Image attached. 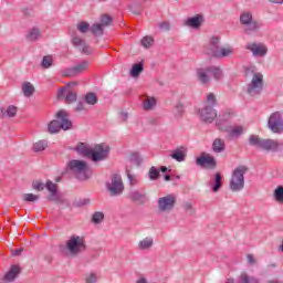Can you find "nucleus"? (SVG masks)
Masks as SVG:
<instances>
[{"label":"nucleus","mask_w":283,"mask_h":283,"mask_svg":"<svg viewBox=\"0 0 283 283\" xmlns=\"http://www.w3.org/2000/svg\"><path fill=\"white\" fill-rule=\"evenodd\" d=\"M88 169L87 163L83 160L73 159L66 165V171L74 174L77 180H87V178H90V176H87Z\"/></svg>","instance_id":"3"},{"label":"nucleus","mask_w":283,"mask_h":283,"mask_svg":"<svg viewBox=\"0 0 283 283\" xmlns=\"http://www.w3.org/2000/svg\"><path fill=\"white\" fill-rule=\"evenodd\" d=\"M240 21H241L242 25H248V28L245 29V32L248 34H249V32H253V30H258V28H260V24H258V22L253 21V14H251V12H249V11L241 13Z\"/></svg>","instance_id":"11"},{"label":"nucleus","mask_w":283,"mask_h":283,"mask_svg":"<svg viewBox=\"0 0 283 283\" xmlns=\"http://www.w3.org/2000/svg\"><path fill=\"white\" fill-rule=\"evenodd\" d=\"M48 191H50L49 200L56 202L59 200V192L56 191V184L52 181H46L45 185Z\"/></svg>","instance_id":"24"},{"label":"nucleus","mask_w":283,"mask_h":283,"mask_svg":"<svg viewBox=\"0 0 283 283\" xmlns=\"http://www.w3.org/2000/svg\"><path fill=\"white\" fill-rule=\"evenodd\" d=\"M200 118L203 123H213L218 117V113L213 109V106H206L201 111H199Z\"/></svg>","instance_id":"17"},{"label":"nucleus","mask_w":283,"mask_h":283,"mask_svg":"<svg viewBox=\"0 0 283 283\" xmlns=\"http://www.w3.org/2000/svg\"><path fill=\"white\" fill-rule=\"evenodd\" d=\"M249 145L264 149L265 151H277L280 143L275 139H262L258 135H251L249 138Z\"/></svg>","instance_id":"5"},{"label":"nucleus","mask_w":283,"mask_h":283,"mask_svg":"<svg viewBox=\"0 0 283 283\" xmlns=\"http://www.w3.org/2000/svg\"><path fill=\"white\" fill-rule=\"evenodd\" d=\"M220 187H222V175L220 172H217L214 175V185L212 187V191L214 193L220 191Z\"/></svg>","instance_id":"32"},{"label":"nucleus","mask_w":283,"mask_h":283,"mask_svg":"<svg viewBox=\"0 0 283 283\" xmlns=\"http://www.w3.org/2000/svg\"><path fill=\"white\" fill-rule=\"evenodd\" d=\"M199 167H205L206 169H216V158L210 154L202 153L196 160Z\"/></svg>","instance_id":"13"},{"label":"nucleus","mask_w":283,"mask_h":283,"mask_svg":"<svg viewBox=\"0 0 283 283\" xmlns=\"http://www.w3.org/2000/svg\"><path fill=\"white\" fill-rule=\"evenodd\" d=\"M42 66H44L45 69L52 67V56L50 55L44 56L42 60Z\"/></svg>","instance_id":"50"},{"label":"nucleus","mask_w":283,"mask_h":283,"mask_svg":"<svg viewBox=\"0 0 283 283\" xmlns=\"http://www.w3.org/2000/svg\"><path fill=\"white\" fill-rule=\"evenodd\" d=\"M74 150L77 151L81 156H84L85 158H90L92 154V148L85 144V143H78L75 147Z\"/></svg>","instance_id":"23"},{"label":"nucleus","mask_w":283,"mask_h":283,"mask_svg":"<svg viewBox=\"0 0 283 283\" xmlns=\"http://www.w3.org/2000/svg\"><path fill=\"white\" fill-rule=\"evenodd\" d=\"M143 48H151V45H154V38L149 36V35H146L140 41Z\"/></svg>","instance_id":"39"},{"label":"nucleus","mask_w":283,"mask_h":283,"mask_svg":"<svg viewBox=\"0 0 283 283\" xmlns=\"http://www.w3.org/2000/svg\"><path fill=\"white\" fill-rule=\"evenodd\" d=\"M233 116H235V111H233L231 108H227L226 111H223L218 116L217 122H216L218 129H220V132L222 129H224L227 127V123H229V120H231V118H233Z\"/></svg>","instance_id":"12"},{"label":"nucleus","mask_w":283,"mask_h":283,"mask_svg":"<svg viewBox=\"0 0 283 283\" xmlns=\"http://www.w3.org/2000/svg\"><path fill=\"white\" fill-rule=\"evenodd\" d=\"M23 200L25 202H36V200H39V196H36L34 193H25L23 196Z\"/></svg>","instance_id":"47"},{"label":"nucleus","mask_w":283,"mask_h":283,"mask_svg":"<svg viewBox=\"0 0 283 283\" xmlns=\"http://www.w3.org/2000/svg\"><path fill=\"white\" fill-rule=\"evenodd\" d=\"M97 281H98V276H96V273H91L85 279L86 283H96Z\"/></svg>","instance_id":"52"},{"label":"nucleus","mask_w":283,"mask_h":283,"mask_svg":"<svg viewBox=\"0 0 283 283\" xmlns=\"http://www.w3.org/2000/svg\"><path fill=\"white\" fill-rule=\"evenodd\" d=\"M19 273H21V269L19 268V265H12L10 270L4 274L3 280L6 282H14Z\"/></svg>","instance_id":"22"},{"label":"nucleus","mask_w":283,"mask_h":283,"mask_svg":"<svg viewBox=\"0 0 283 283\" xmlns=\"http://www.w3.org/2000/svg\"><path fill=\"white\" fill-rule=\"evenodd\" d=\"M159 211H171L176 207V195H168L158 199Z\"/></svg>","instance_id":"14"},{"label":"nucleus","mask_w":283,"mask_h":283,"mask_svg":"<svg viewBox=\"0 0 283 283\" xmlns=\"http://www.w3.org/2000/svg\"><path fill=\"white\" fill-rule=\"evenodd\" d=\"M140 72H143V63L139 62V63L133 65L130 75L136 77L140 74Z\"/></svg>","instance_id":"37"},{"label":"nucleus","mask_w":283,"mask_h":283,"mask_svg":"<svg viewBox=\"0 0 283 283\" xmlns=\"http://www.w3.org/2000/svg\"><path fill=\"white\" fill-rule=\"evenodd\" d=\"M239 283H260V281L253 276H249L247 273L241 274Z\"/></svg>","instance_id":"35"},{"label":"nucleus","mask_w":283,"mask_h":283,"mask_svg":"<svg viewBox=\"0 0 283 283\" xmlns=\"http://www.w3.org/2000/svg\"><path fill=\"white\" fill-rule=\"evenodd\" d=\"M206 54L214 56V59H224L226 56H231V54H233V49H231V46H220V38L212 36L209 45L206 46Z\"/></svg>","instance_id":"2"},{"label":"nucleus","mask_w":283,"mask_h":283,"mask_svg":"<svg viewBox=\"0 0 283 283\" xmlns=\"http://www.w3.org/2000/svg\"><path fill=\"white\" fill-rule=\"evenodd\" d=\"M56 119H53L48 125V130L50 134H59L61 129L67 132V129H72V120H70V114L65 111H60L56 113Z\"/></svg>","instance_id":"1"},{"label":"nucleus","mask_w":283,"mask_h":283,"mask_svg":"<svg viewBox=\"0 0 283 283\" xmlns=\"http://www.w3.org/2000/svg\"><path fill=\"white\" fill-rule=\"evenodd\" d=\"M74 85H76V82H70L66 87H62L59 92H57V98H63V96H65V92H67L69 87H74Z\"/></svg>","instance_id":"43"},{"label":"nucleus","mask_w":283,"mask_h":283,"mask_svg":"<svg viewBox=\"0 0 283 283\" xmlns=\"http://www.w3.org/2000/svg\"><path fill=\"white\" fill-rule=\"evenodd\" d=\"M21 251H23V250H21V249L14 250L13 255H21Z\"/></svg>","instance_id":"59"},{"label":"nucleus","mask_w":283,"mask_h":283,"mask_svg":"<svg viewBox=\"0 0 283 283\" xmlns=\"http://www.w3.org/2000/svg\"><path fill=\"white\" fill-rule=\"evenodd\" d=\"M107 189L111 196H120L125 189L123 186V179L118 175H113L111 182L107 184Z\"/></svg>","instance_id":"10"},{"label":"nucleus","mask_w":283,"mask_h":283,"mask_svg":"<svg viewBox=\"0 0 283 283\" xmlns=\"http://www.w3.org/2000/svg\"><path fill=\"white\" fill-rule=\"evenodd\" d=\"M33 189L36 191H43L45 189V185L41 181L33 182Z\"/></svg>","instance_id":"53"},{"label":"nucleus","mask_w":283,"mask_h":283,"mask_svg":"<svg viewBox=\"0 0 283 283\" xmlns=\"http://www.w3.org/2000/svg\"><path fill=\"white\" fill-rule=\"evenodd\" d=\"M66 249L71 255H78L82 251H85V239L73 235L66 242Z\"/></svg>","instance_id":"7"},{"label":"nucleus","mask_w":283,"mask_h":283,"mask_svg":"<svg viewBox=\"0 0 283 283\" xmlns=\"http://www.w3.org/2000/svg\"><path fill=\"white\" fill-rule=\"evenodd\" d=\"M38 39H41V31L38 28L30 29L27 34V40L28 41H38Z\"/></svg>","instance_id":"29"},{"label":"nucleus","mask_w":283,"mask_h":283,"mask_svg":"<svg viewBox=\"0 0 283 283\" xmlns=\"http://www.w3.org/2000/svg\"><path fill=\"white\" fill-rule=\"evenodd\" d=\"M48 148V142L46 140H40L33 145V150L39 153V151H45Z\"/></svg>","instance_id":"36"},{"label":"nucleus","mask_w":283,"mask_h":283,"mask_svg":"<svg viewBox=\"0 0 283 283\" xmlns=\"http://www.w3.org/2000/svg\"><path fill=\"white\" fill-rule=\"evenodd\" d=\"M135 283H149V281L146 277H139Z\"/></svg>","instance_id":"57"},{"label":"nucleus","mask_w":283,"mask_h":283,"mask_svg":"<svg viewBox=\"0 0 283 283\" xmlns=\"http://www.w3.org/2000/svg\"><path fill=\"white\" fill-rule=\"evenodd\" d=\"M138 247L142 251H147V249H151V247H154V239L147 237L139 241Z\"/></svg>","instance_id":"30"},{"label":"nucleus","mask_w":283,"mask_h":283,"mask_svg":"<svg viewBox=\"0 0 283 283\" xmlns=\"http://www.w3.org/2000/svg\"><path fill=\"white\" fill-rule=\"evenodd\" d=\"M156 97H149L147 96L145 99H144V103H143V107L146 112H149L151 109H154V107H156Z\"/></svg>","instance_id":"28"},{"label":"nucleus","mask_w":283,"mask_h":283,"mask_svg":"<svg viewBox=\"0 0 283 283\" xmlns=\"http://www.w3.org/2000/svg\"><path fill=\"white\" fill-rule=\"evenodd\" d=\"M159 176H160V170H158V168L153 166L149 169V178H150V180H158Z\"/></svg>","instance_id":"42"},{"label":"nucleus","mask_w":283,"mask_h":283,"mask_svg":"<svg viewBox=\"0 0 283 283\" xmlns=\"http://www.w3.org/2000/svg\"><path fill=\"white\" fill-rule=\"evenodd\" d=\"M271 3H283V0H270Z\"/></svg>","instance_id":"61"},{"label":"nucleus","mask_w":283,"mask_h":283,"mask_svg":"<svg viewBox=\"0 0 283 283\" xmlns=\"http://www.w3.org/2000/svg\"><path fill=\"white\" fill-rule=\"evenodd\" d=\"M209 69H197V78L202 85L209 83Z\"/></svg>","instance_id":"26"},{"label":"nucleus","mask_w":283,"mask_h":283,"mask_svg":"<svg viewBox=\"0 0 283 283\" xmlns=\"http://www.w3.org/2000/svg\"><path fill=\"white\" fill-rule=\"evenodd\" d=\"M164 180H166V182H169V180H171V176L170 175H165Z\"/></svg>","instance_id":"58"},{"label":"nucleus","mask_w":283,"mask_h":283,"mask_svg":"<svg viewBox=\"0 0 283 283\" xmlns=\"http://www.w3.org/2000/svg\"><path fill=\"white\" fill-rule=\"evenodd\" d=\"M18 108L14 105L8 106L6 114L9 116V118H14L17 116Z\"/></svg>","instance_id":"45"},{"label":"nucleus","mask_w":283,"mask_h":283,"mask_svg":"<svg viewBox=\"0 0 283 283\" xmlns=\"http://www.w3.org/2000/svg\"><path fill=\"white\" fill-rule=\"evenodd\" d=\"M107 156H109V146L107 144H97L92 149L88 158L93 160V163H98L101 160H106Z\"/></svg>","instance_id":"8"},{"label":"nucleus","mask_w":283,"mask_h":283,"mask_svg":"<svg viewBox=\"0 0 283 283\" xmlns=\"http://www.w3.org/2000/svg\"><path fill=\"white\" fill-rule=\"evenodd\" d=\"M129 200L135 202L136 205H147L149 198L147 197V192L145 190H133L128 195Z\"/></svg>","instance_id":"15"},{"label":"nucleus","mask_w":283,"mask_h":283,"mask_svg":"<svg viewBox=\"0 0 283 283\" xmlns=\"http://www.w3.org/2000/svg\"><path fill=\"white\" fill-rule=\"evenodd\" d=\"M247 50L252 52L253 56H266V52H269V49H266V45L262 43H248L245 46Z\"/></svg>","instance_id":"18"},{"label":"nucleus","mask_w":283,"mask_h":283,"mask_svg":"<svg viewBox=\"0 0 283 283\" xmlns=\"http://www.w3.org/2000/svg\"><path fill=\"white\" fill-rule=\"evenodd\" d=\"M170 157L177 163H185L187 160V149L185 147L176 148L171 150Z\"/></svg>","instance_id":"20"},{"label":"nucleus","mask_w":283,"mask_h":283,"mask_svg":"<svg viewBox=\"0 0 283 283\" xmlns=\"http://www.w3.org/2000/svg\"><path fill=\"white\" fill-rule=\"evenodd\" d=\"M22 92H23L24 96H27V98H30V96H32V94H34V85H32V83H30V82H24L22 84Z\"/></svg>","instance_id":"31"},{"label":"nucleus","mask_w":283,"mask_h":283,"mask_svg":"<svg viewBox=\"0 0 283 283\" xmlns=\"http://www.w3.org/2000/svg\"><path fill=\"white\" fill-rule=\"evenodd\" d=\"M249 171V167L239 166L237 167L230 178V189L231 191H242L244 189V174Z\"/></svg>","instance_id":"4"},{"label":"nucleus","mask_w":283,"mask_h":283,"mask_svg":"<svg viewBox=\"0 0 283 283\" xmlns=\"http://www.w3.org/2000/svg\"><path fill=\"white\" fill-rule=\"evenodd\" d=\"M72 43L75 48H82L83 54H91L92 50L85 44V40L81 39L78 35L73 36Z\"/></svg>","instance_id":"21"},{"label":"nucleus","mask_w":283,"mask_h":283,"mask_svg":"<svg viewBox=\"0 0 283 283\" xmlns=\"http://www.w3.org/2000/svg\"><path fill=\"white\" fill-rule=\"evenodd\" d=\"M77 112H81L83 109V103H80L76 107Z\"/></svg>","instance_id":"60"},{"label":"nucleus","mask_w":283,"mask_h":283,"mask_svg":"<svg viewBox=\"0 0 283 283\" xmlns=\"http://www.w3.org/2000/svg\"><path fill=\"white\" fill-rule=\"evenodd\" d=\"M103 28L107 27V25H112V18L108 14H103L101 18V23H99Z\"/></svg>","instance_id":"46"},{"label":"nucleus","mask_w":283,"mask_h":283,"mask_svg":"<svg viewBox=\"0 0 283 283\" xmlns=\"http://www.w3.org/2000/svg\"><path fill=\"white\" fill-rule=\"evenodd\" d=\"M268 127L273 134H283V113L277 111L270 115Z\"/></svg>","instance_id":"6"},{"label":"nucleus","mask_w":283,"mask_h":283,"mask_svg":"<svg viewBox=\"0 0 283 283\" xmlns=\"http://www.w3.org/2000/svg\"><path fill=\"white\" fill-rule=\"evenodd\" d=\"M103 220H105V214H103V212H95L92 217V222H94V224H101Z\"/></svg>","instance_id":"40"},{"label":"nucleus","mask_w":283,"mask_h":283,"mask_svg":"<svg viewBox=\"0 0 283 283\" xmlns=\"http://www.w3.org/2000/svg\"><path fill=\"white\" fill-rule=\"evenodd\" d=\"M130 163L138 166L143 163V159H140V155H138V153H134L130 155Z\"/></svg>","instance_id":"48"},{"label":"nucleus","mask_w":283,"mask_h":283,"mask_svg":"<svg viewBox=\"0 0 283 283\" xmlns=\"http://www.w3.org/2000/svg\"><path fill=\"white\" fill-rule=\"evenodd\" d=\"M159 28H160V30H164L165 32L169 31V28H170L169 22L159 23Z\"/></svg>","instance_id":"55"},{"label":"nucleus","mask_w":283,"mask_h":283,"mask_svg":"<svg viewBox=\"0 0 283 283\" xmlns=\"http://www.w3.org/2000/svg\"><path fill=\"white\" fill-rule=\"evenodd\" d=\"M90 31L95 35H101L103 34V24L95 23L90 28Z\"/></svg>","instance_id":"38"},{"label":"nucleus","mask_w":283,"mask_h":283,"mask_svg":"<svg viewBox=\"0 0 283 283\" xmlns=\"http://www.w3.org/2000/svg\"><path fill=\"white\" fill-rule=\"evenodd\" d=\"M90 67V63L87 61H83L72 69H67L63 72V76H77V74H83Z\"/></svg>","instance_id":"16"},{"label":"nucleus","mask_w":283,"mask_h":283,"mask_svg":"<svg viewBox=\"0 0 283 283\" xmlns=\"http://www.w3.org/2000/svg\"><path fill=\"white\" fill-rule=\"evenodd\" d=\"M85 103H87V105H96L98 103V97H96L95 93H87L85 95Z\"/></svg>","instance_id":"34"},{"label":"nucleus","mask_w":283,"mask_h":283,"mask_svg":"<svg viewBox=\"0 0 283 283\" xmlns=\"http://www.w3.org/2000/svg\"><path fill=\"white\" fill-rule=\"evenodd\" d=\"M185 24L188 25V28L198 29L200 25H202V15L197 14L192 18H188Z\"/></svg>","instance_id":"25"},{"label":"nucleus","mask_w":283,"mask_h":283,"mask_svg":"<svg viewBox=\"0 0 283 283\" xmlns=\"http://www.w3.org/2000/svg\"><path fill=\"white\" fill-rule=\"evenodd\" d=\"M76 101V93L73 91H67L65 103L70 105L71 103H74Z\"/></svg>","instance_id":"44"},{"label":"nucleus","mask_w":283,"mask_h":283,"mask_svg":"<svg viewBox=\"0 0 283 283\" xmlns=\"http://www.w3.org/2000/svg\"><path fill=\"white\" fill-rule=\"evenodd\" d=\"M207 103L210 105V107H213L216 105V95L213 93H209L207 95Z\"/></svg>","instance_id":"51"},{"label":"nucleus","mask_w":283,"mask_h":283,"mask_svg":"<svg viewBox=\"0 0 283 283\" xmlns=\"http://www.w3.org/2000/svg\"><path fill=\"white\" fill-rule=\"evenodd\" d=\"M208 72L212 74V76H214L217 81H220V78H222V70H220V67L210 66L208 67Z\"/></svg>","instance_id":"33"},{"label":"nucleus","mask_w":283,"mask_h":283,"mask_svg":"<svg viewBox=\"0 0 283 283\" xmlns=\"http://www.w3.org/2000/svg\"><path fill=\"white\" fill-rule=\"evenodd\" d=\"M126 174L130 185H136V177L129 172V168H126Z\"/></svg>","instance_id":"54"},{"label":"nucleus","mask_w":283,"mask_h":283,"mask_svg":"<svg viewBox=\"0 0 283 283\" xmlns=\"http://www.w3.org/2000/svg\"><path fill=\"white\" fill-rule=\"evenodd\" d=\"M248 262L249 264H253L255 262V256H253V254H248Z\"/></svg>","instance_id":"56"},{"label":"nucleus","mask_w":283,"mask_h":283,"mask_svg":"<svg viewBox=\"0 0 283 283\" xmlns=\"http://www.w3.org/2000/svg\"><path fill=\"white\" fill-rule=\"evenodd\" d=\"M274 198H275L276 202H283V187L282 186H279L274 190Z\"/></svg>","instance_id":"41"},{"label":"nucleus","mask_w":283,"mask_h":283,"mask_svg":"<svg viewBox=\"0 0 283 283\" xmlns=\"http://www.w3.org/2000/svg\"><path fill=\"white\" fill-rule=\"evenodd\" d=\"M160 171H161L163 174H165V172L167 171V167H166V166H163V167L160 168Z\"/></svg>","instance_id":"62"},{"label":"nucleus","mask_w":283,"mask_h":283,"mask_svg":"<svg viewBox=\"0 0 283 283\" xmlns=\"http://www.w3.org/2000/svg\"><path fill=\"white\" fill-rule=\"evenodd\" d=\"M227 148V145L224 144L223 139L216 138L212 143V150L214 154H222L224 149Z\"/></svg>","instance_id":"27"},{"label":"nucleus","mask_w":283,"mask_h":283,"mask_svg":"<svg viewBox=\"0 0 283 283\" xmlns=\"http://www.w3.org/2000/svg\"><path fill=\"white\" fill-rule=\"evenodd\" d=\"M264 85V76L262 73H256L253 75L251 83L248 85V94L250 96H258L262 92Z\"/></svg>","instance_id":"9"},{"label":"nucleus","mask_w":283,"mask_h":283,"mask_svg":"<svg viewBox=\"0 0 283 283\" xmlns=\"http://www.w3.org/2000/svg\"><path fill=\"white\" fill-rule=\"evenodd\" d=\"M77 30L80 32H82V34H85V32H87V30H90V23H87V22H80L77 24Z\"/></svg>","instance_id":"49"},{"label":"nucleus","mask_w":283,"mask_h":283,"mask_svg":"<svg viewBox=\"0 0 283 283\" xmlns=\"http://www.w3.org/2000/svg\"><path fill=\"white\" fill-rule=\"evenodd\" d=\"M221 132H226L230 138H240L242 134H244V127L237 125V126H226L221 129Z\"/></svg>","instance_id":"19"}]
</instances>
